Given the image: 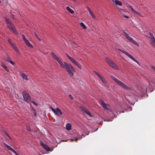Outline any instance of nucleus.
I'll return each mask as SVG.
<instances>
[{
  "label": "nucleus",
  "mask_w": 155,
  "mask_h": 155,
  "mask_svg": "<svg viewBox=\"0 0 155 155\" xmlns=\"http://www.w3.org/2000/svg\"><path fill=\"white\" fill-rule=\"evenodd\" d=\"M129 41L133 43L135 45L137 46H139L138 43L136 41H135L134 39H128Z\"/></svg>",
  "instance_id": "412c9836"
},
{
  "label": "nucleus",
  "mask_w": 155,
  "mask_h": 155,
  "mask_svg": "<svg viewBox=\"0 0 155 155\" xmlns=\"http://www.w3.org/2000/svg\"><path fill=\"white\" fill-rule=\"evenodd\" d=\"M5 20L10 30L14 34H17V32L15 29V27L12 22L7 18H5Z\"/></svg>",
  "instance_id": "f03ea898"
},
{
  "label": "nucleus",
  "mask_w": 155,
  "mask_h": 155,
  "mask_svg": "<svg viewBox=\"0 0 155 155\" xmlns=\"http://www.w3.org/2000/svg\"><path fill=\"white\" fill-rule=\"evenodd\" d=\"M112 0L113 3L114 2V1H115V0Z\"/></svg>",
  "instance_id": "09e8293b"
},
{
  "label": "nucleus",
  "mask_w": 155,
  "mask_h": 155,
  "mask_svg": "<svg viewBox=\"0 0 155 155\" xmlns=\"http://www.w3.org/2000/svg\"><path fill=\"white\" fill-rule=\"evenodd\" d=\"M114 3L116 6H117V5L121 6L122 4V2L120 1L117 0H115Z\"/></svg>",
  "instance_id": "a211bd4d"
},
{
  "label": "nucleus",
  "mask_w": 155,
  "mask_h": 155,
  "mask_svg": "<svg viewBox=\"0 0 155 155\" xmlns=\"http://www.w3.org/2000/svg\"><path fill=\"white\" fill-rule=\"evenodd\" d=\"M8 62H9L11 64H12L14 65L15 64V63L12 61L10 60V61H9Z\"/></svg>",
  "instance_id": "c9c22d12"
},
{
  "label": "nucleus",
  "mask_w": 155,
  "mask_h": 155,
  "mask_svg": "<svg viewBox=\"0 0 155 155\" xmlns=\"http://www.w3.org/2000/svg\"><path fill=\"white\" fill-rule=\"evenodd\" d=\"M69 140H72V141L74 140L73 139H70Z\"/></svg>",
  "instance_id": "49530a36"
},
{
  "label": "nucleus",
  "mask_w": 155,
  "mask_h": 155,
  "mask_svg": "<svg viewBox=\"0 0 155 155\" xmlns=\"http://www.w3.org/2000/svg\"><path fill=\"white\" fill-rule=\"evenodd\" d=\"M86 8L87 9V11H88L89 12H90V11H91L88 7H86Z\"/></svg>",
  "instance_id": "e433bc0d"
},
{
  "label": "nucleus",
  "mask_w": 155,
  "mask_h": 155,
  "mask_svg": "<svg viewBox=\"0 0 155 155\" xmlns=\"http://www.w3.org/2000/svg\"><path fill=\"white\" fill-rule=\"evenodd\" d=\"M100 79L104 84H107V81L104 77H102Z\"/></svg>",
  "instance_id": "cd10ccee"
},
{
  "label": "nucleus",
  "mask_w": 155,
  "mask_h": 155,
  "mask_svg": "<svg viewBox=\"0 0 155 155\" xmlns=\"http://www.w3.org/2000/svg\"><path fill=\"white\" fill-rule=\"evenodd\" d=\"M150 45L153 47H155V39H152L150 42Z\"/></svg>",
  "instance_id": "b1692460"
},
{
  "label": "nucleus",
  "mask_w": 155,
  "mask_h": 155,
  "mask_svg": "<svg viewBox=\"0 0 155 155\" xmlns=\"http://www.w3.org/2000/svg\"><path fill=\"white\" fill-rule=\"evenodd\" d=\"M112 0L113 3L114 2V1H115V0Z\"/></svg>",
  "instance_id": "8fccbe9b"
},
{
  "label": "nucleus",
  "mask_w": 155,
  "mask_h": 155,
  "mask_svg": "<svg viewBox=\"0 0 155 155\" xmlns=\"http://www.w3.org/2000/svg\"><path fill=\"white\" fill-rule=\"evenodd\" d=\"M147 87V85H143L141 87V88L140 87V89H137V91L139 95H142L146 92Z\"/></svg>",
  "instance_id": "423d86ee"
},
{
  "label": "nucleus",
  "mask_w": 155,
  "mask_h": 155,
  "mask_svg": "<svg viewBox=\"0 0 155 155\" xmlns=\"http://www.w3.org/2000/svg\"><path fill=\"white\" fill-rule=\"evenodd\" d=\"M55 114L58 116H60L62 114V112L59 108L57 107L56 112Z\"/></svg>",
  "instance_id": "f3484780"
},
{
  "label": "nucleus",
  "mask_w": 155,
  "mask_h": 155,
  "mask_svg": "<svg viewBox=\"0 0 155 155\" xmlns=\"http://www.w3.org/2000/svg\"><path fill=\"white\" fill-rule=\"evenodd\" d=\"M27 129L29 131H31V129L29 127H27Z\"/></svg>",
  "instance_id": "ea45409f"
},
{
  "label": "nucleus",
  "mask_w": 155,
  "mask_h": 155,
  "mask_svg": "<svg viewBox=\"0 0 155 155\" xmlns=\"http://www.w3.org/2000/svg\"><path fill=\"white\" fill-rule=\"evenodd\" d=\"M78 139V138H75V140L77 141Z\"/></svg>",
  "instance_id": "a18cd8bd"
},
{
  "label": "nucleus",
  "mask_w": 155,
  "mask_h": 155,
  "mask_svg": "<svg viewBox=\"0 0 155 155\" xmlns=\"http://www.w3.org/2000/svg\"><path fill=\"white\" fill-rule=\"evenodd\" d=\"M69 97L71 100H73L74 97L72 96L71 94H69L68 95Z\"/></svg>",
  "instance_id": "473e14b6"
},
{
  "label": "nucleus",
  "mask_w": 155,
  "mask_h": 155,
  "mask_svg": "<svg viewBox=\"0 0 155 155\" xmlns=\"http://www.w3.org/2000/svg\"><path fill=\"white\" fill-rule=\"evenodd\" d=\"M112 78L115 82H116L117 83L118 85L119 86H121V87H123V88H124V89L127 90H130V88L129 87H128L126 84H125L124 83H122V82L117 79L115 78L112 77Z\"/></svg>",
  "instance_id": "20e7f679"
},
{
  "label": "nucleus",
  "mask_w": 155,
  "mask_h": 155,
  "mask_svg": "<svg viewBox=\"0 0 155 155\" xmlns=\"http://www.w3.org/2000/svg\"><path fill=\"white\" fill-rule=\"evenodd\" d=\"M151 68L152 70H154L155 71V66H151Z\"/></svg>",
  "instance_id": "4c0bfd02"
},
{
  "label": "nucleus",
  "mask_w": 155,
  "mask_h": 155,
  "mask_svg": "<svg viewBox=\"0 0 155 155\" xmlns=\"http://www.w3.org/2000/svg\"><path fill=\"white\" fill-rule=\"evenodd\" d=\"M120 51L121 52H122L124 53L125 54H126L127 56L128 57L130 58L132 60L135 62H136L138 64V62L132 57V56L127 52H126L124 50L119 49L118 50Z\"/></svg>",
  "instance_id": "6e6552de"
},
{
  "label": "nucleus",
  "mask_w": 155,
  "mask_h": 155,
  "mask_svg": "<svg viewBox=\"0 0 155 155\" xmlns=\"http://www.w3.org/2000/svg\"><path fill=\"white\" fill-rule=\"evenodd\" d=\"M151 85V84H150V83H149V85Z\"/></svg>",
  "instance_id": "603ef678"
},
{
  "label": "nucleus",
  "mask_w": 155,
  "mask_h": 155,
  "mask_svg": "<svg viewBox=\"0 0 155 155\" xmlns=\"http://www.w3.org/2000/svg\"><path fill=\"white\" fill-rule=\"evenodd\" d=\"M1 64L2 66L3 67V68L5 70H6L7 71H9L8 69L3 63H2Z\"/></svg>",
  "instance_id": "a878e982"
},
{
  "label": "nucleus",
  "mask_w": 155,
  "mask_h": 155,
  "mask_svg": "<svg viewBox=\"0 0 155 155\" xmlns=\"http://www.w3.org/2000/svg\"><path fill=\"white\" fill-rule=\"evenodd\" d=\"M112 0L113 3L114 2V1H115V0Z\"/></svg>",
  "instance_id": "3c124183"
},
{
  "label": "nucleus",
  "mask_w": 155,
  "mask_h": 155,
  "mask_svg": "<svg viewBox=\"0 0 155 155\" xmlns=\"http://www.w3.org/2000/svg\"><path fill=\"white\" fill-rule=\"evenodd\" d=\"M20 74L23 79L25 80V81H27L28 80V78L27 75L22 71H21L20 72Z\"/></svg>",
  "instance_id": "2eb2a0df"
},
{
  "label": "nucleus",
  "mask_w": 155,
  "mask_h": 155,
  "mask_svg": "<svg viewBox=\"0 0 155 155\" xmlns=\"http://www.w3.org/2000/svg\"><path fill=\"white\" fill-rule=\"evenodd\" d=\"M123 34L125 36L127 39H132L130 37L129 35L127 34L126 32L125 31H123Z\"/></svg>",
  "instance_id": "4be33fe9"
},
{
  "label": "nucleus",
  "mask_w": 155,
  "mask_h": 155,
  "mask_svg": "<svg viewBox=\"0 0 155 155\" xmlns=\"http://www.w3.org/2000/svg\"><path fill=\"white\" fill-rule=\"evenodd\" d=\"M51 55L52 56V58L55 59L56 61H57L58 59L59 58L53 52H52L51 53Z\"/></svg>",
  "instance_id": "6ab92c4d"
},
{
  "label": "nucleus",
  "mask_w": 155,
  "mask_h": 155,
  "mask_svg": "<svg viewBox=\"0 0 155 155\" xmlns=\"http://www.w3.org/2000/svg\"><path fill=\"white\" fill-rule=\"evenodd\" d=\"M81 110L84 112L89 115L90 116L92 117V115L91 113L84 106H81Z\"/></svg>",
  "instance_id": "9b49d317"
},
{
  "label": "nucleus",
  "mask_w": 155,
  "mask_h": 155,
  "mask_svg": "<svg viewBox=\"0 0 155 155\" xmlns=\"http://www.w3.org/2000/svg\"><path fill=\"white\" fill-rule=\"evenodd\" d=\"M59 64L62 68H66V70L68 73L70 77H72L73 76V72L75 71V69L71 64H68L66 62H64V64L61 61Z\"/></svg>",
  "instance_id": "f257e3e1"
},
{
  "label": "nucleus",
  "mask_w": 155,
  "mask_h": 155,
  "mask_svg": "<svg viewBox=\"0 0 155 155\" xmlns=\"http://www.w3.org/2000/svg\"><path fill=\"white\" fill-rule=\"evenodd\" d=\"M4 134L7 136L8 138H9L11 139H12V138L10 137L9 135L6 132H5Z\"/></svg>",
  "instance_id": "2f4dec72"
},
{
  "label": "nucleus",
  "mask_w": 155,
  "mask_h": 155,
  "mask_svg": "<svg viewBox=\"0 0 155 155\" xmlns=\"http://www.w3.org/2000/svg\"><path fill=\"white\" fill-rule=\"evenodd\" d=\"M51 110L54 113V114H55L56 112V110H55L54 109V108H52L51 107Z\"/></svg>",
  "instance_id": "72a5a7b5"
},
{
  "label": "nucleus",
  "mask_w": 155,
  "mask_h": 155,
  "mask_svg": "<svg viewBox=\"0 0 155 155\" xmlns=\"http://www.w3.org/2000/svg\"><path fill=\"white\" fill-rule=\"evenodd\" d=\"M118 10L120 12V14L122 15L125 18H129V16L126 15L124 13L126 12L124 11L123 9H121V8H120L118 9Z\"/></svg>",
  "instance_id": "dca6fc26"
},
{
  "label": "nucleus",
  "mask_w": 155,
  "mask_h": 155,
  "mask_svg": "<svg viewBox=\"0 0 155 155\" xmlns=\"http://www.w3.org/2000/svg\"><path fill=\"white\" fill-rule=\"evenodd\" d=\"M31 103L33 104L34 105L37 106L38 105V104H37V103L34 101H31Z\"/></svg>",
  "instance_id": "f704fd0d"
},
{
  "label": "nucleus",
  "mask_w": 155,
  "mask_h": 155,
  "mask_svg": "<svg viewBox=\"0 0 155 155\" xmlns=\"http://www.w3.org/2000/svg\"><path fill=\"white\" fill-rule=\"evenodd\" d=\"M100 103L102 105L104 109L108 110L109 108V105L106 104L103 100H100L99 101Z\"/></svg>",
  "instance_id": "9d476101"
},
{
  "label": "nucleus",
  "mask_w": 155,
  "mask_h": 155,
  "mask_svg": "<svg viewBox=\"0 0 155 155\" xmlns=\"http://www.w3.org/2000/svg\"><path fill=\"white\" fill-rule=\"evenodd\" d=\"M22 37H23V39H26L24 35H22Z\"/></svg>",
  "instance_id": "79ce46f5"
},
{
  "label": "nucleus",
  "mask_w": 155,
  "mask_h": 155,
  "mask_svg": "<svg viewBox=\"0 0 155 155\" xmlns=\"http://www.w3.org/2000/svg\"><path fill=\"white\" fill-rule=\"evenodd\" d=\"M9 43L12 45V48L14 49L16 53L18 54H20L18 49L15 46V44L11 41V39H8Z\"/></svg>",
  "instance_id": "1a4fd4ad"
},
{
  "label": "nucleus",
  "mask_w": 155,
  "mask_h": 155,
  "mask_svg": "<svg viewBox=\"0 0 155 155\" xmlns=\"http://www.w3.org/2000/svg\"><path fill=\"white\" fill-rule=\"evenodd\" d=\"M41 145L47 151H49L50 149L49 147L46 144H44L42 142L40 141Z\"/></svg>",
  "instance_id": "ddd939ff"
},
{
  "label": "nucleus",
  "mask_w": 155,
  "mask_h": 155,
  "mask_svg": "<svg viewBox=\"0 0 155 155\" xmlns=\"http://www.w3.org/2000/svg\"><path fill=\"white\" fill-rule=\"evenodd\" d=\"M81 25L83 27V28L85 29L87 28L86 27L83 22H81L80 23Z\"/></svg>",
  "instance_id": "c756f323"
},
{
  "label": "nucleus",
  "mask_w": 155,
  "mask_h": 155,
  "mask_svg": "<svg viewBox=\"0 0 155 155\" xmlns=\"http://www.w3.org/2000/svg\"><path fill=\"white\" fill-rule=\"evenodd\" d=\"M152 83H153L154 84H155V81H153L152 82Z\"/></svg>",
  "instance_id": "c03bdc74"
},
{
  "label": "nucleus",
  "mask_w": 155,
  "mask_h": 155,
  "mask_svg": "<svg viewBox=\"0 0 155 155\" xmlns=\"http://www.w3.org/2000/svg\"><path fill=\"white\" fill-rule=\"evenodd\" d=\"M71 125L70 124H68L66 126V129L67 130H69L71 129Z\"/></svg>",
  "instance_id": "393cba45"
},
{
  "label": "nucleus",
  "mask_w": 155,
  "mask_h": 155,
  "mask_svg": "<svg viewBox=\"0 0 155 155\" xmlns=\"http://www.w3.org/2000/svg\"><path fill=\"white\" fill-rule=\"evenodd\" d=\"M66 9L71 14H73L74 13V11L69 7L67 6L66 8Z\"/></svg>",
  "instance_id": "bb28decb"
},
{
  "label": "nucleus",
  "mask_w": 155,
  "mask_h": 155,
  "mask_svg": "<svg viewBox=\"0 0 155 155\" xmlns=\"http://www.w3.org/2000/svg\"><path fill=\"white\" fill-rule=\"evenodd\" d=\"M147 34L150 39H155L152 34L150 32H148L147 33Z\"/></svg>",
  "instance_id": "5701e85b"
},
{
  "label": "nucleus",
  "mask_w": 155,
  "mask_h": 155,
  "mask_svg": "<svg viewBox=\"0 0 155 155\" xmlns=\"http://www.w3.org/2000/svg\"><path fill=\"white\" fill-rule=\"evenodd\" d=\"M89 14L92 18H95V15H94L93 13L91 11H90V12H89Z\"/></svg>",
  "instance_id": "7c9ffc66"
},
{
  "label": "nucleus",
  "mask_w": 155,
  "mask_h": 155,
  "mask_svg": "<svg viewBox=\"0 0 155 155\" xmlns=\"http://www.w3.org/2000/svg\"><path fill=\"white\" fill-rule=\"evenodd\" d=\"M99 77V78L100 79L102 77V76H101V75L99 74L98 75H97Z\"/></svg>",
  "instance_id": "a19ab883"
},
{
  "label": "nucleus",
  "mask_w": 155,
  "mask_h": 155,
  "mask_svg": "<svg viewBox=\"0 0 155 155\" xmlns=\"http://www.w3.org/2000/svg\"><path fill=\"white\" fill-rule=\"evenodd\" d=\"M22 94L24 101L27 103H29L31 101V97L29 93L26 91H23Z\"/></svg>",
  "instance_id": "7ed1b4c3"
},
{
  "label": "nucleus",
  "mask_w": 155,
  "mask_h": 155,
  "mask_svg": "<svg viewBox=\"0 0 155 155\" xmlns=\"http://www.w3.org/2000/svg\"><path fill=\"white\" fill-rule=\"evenodd\" d=\"M25 42L26 44L29 47L32 48L33 47V45L30 43L28 39H24Z\"/></svg>",
  "instance_id": "aec40b11"
},
{
  "label": "nucleus",
  "mask_w": 155,
  "mask_h": 155,
  "mask_svg": "<svg viewBox=\"0 0 155 155\" xmlns=\"http://www.w3.org/2000/svg\"><path fill=\"white\" fill-rule=\"evenodd\" d=\"M4 60L8 62L10 60V57L7 55L4 58Z\"/></svg>",
  "instance_id": "c85d7f7f"
},
{
  "label": "nucleus",
  "mask_w": 155,
  "mask_h": 155,
  "mask_svg": "<svg viewBox=\"0 0 155 155\" xmlns=\"http://www.w3.org/2000/svg\"><path fill=\"white\" fill-rule=\"evenodd\" d=\"M34 115L36 116V112H35L34 113Z\"/></svg>",
  "instance_id": "37998d69"
},
{
  "label": "nucleus",
  "mask_w": 155,
  "mask_h": 155,
  "mask_svg": "<svg viewBox=\"0 0 155 155\" xmlns=\"http://www.w3.org/2000/svg\"><path fill=\"white\" fill-rule=\"evenodd\" d=\"M67 57L75 65L80 69H81V65L77 61L75 60L73 58L71 57L68 54H67Z\"/></svg>",
  "instance_id": "0eeeda50"
},
{
  "label": "nucleus",
  "mask_w": 155,
  "mask_h": 155,
  "mask_svg": "<svg viewBox=\"0 0 155 155\" xmlns=\"http://www.w3.org/2000/svg\"><path fill=\"white\" fill-rule=\"evenodd\" d=\"M4 145L8 149L11 150L13 153L15 154L16 155H18V154L17 152L12 148L10 146L6 144L5 143H3Z\"/></svg>",
  "instance_id": "f8f14e48"
},
{
  "label": "nucleus",
  "mask_w": 155,
  "mask_h": 155,
  "mask_svg": "<svg viewBox=\"0 0 155 155\" xmlns=\"http://www.w3.org/2000/svg\"><path fill=\"white\" fill-rule=\"evenodd\" d=\"M56 61H58L59 64V63H60V62L61 61V60L59 58H58V59Z\"/></svg>",
  "instance_id": "58836bf2"
},
{
  "label": "nucleus",
  "mask_w": 155,
  "mask_h": 155,
  "mask_svg": "<svg viewBox=\"0 0 155 155\" xmlns=\"http://www.w3.org/2000/svg\"><path fill=\"white\" fill-rule=\"evenodd\" d=\"M96 74H97V75H98L99 74H98V73H97V72H96Z\"/></svg>",
  "instance_id": "de8ad7c7"
},
{
  "label": "nucleus",
  "mask_w": 155,
  "mask_h": 155,
  "mask_svg": "<svg viewBox=\"0 0 155 155\" xmlns=\"http://www.w3.org/2000/svg\"><path fill=\"white\" fill-rule=\"evenodd\" d=\"M105 61L109 65L115 69L118 70V67L117 65L112 60L107 58H105Z\"/></svg>",
  "instance_id": "39448f33"
},
{
  "label": "nucleus",
  "mask_w": 155,
  "mask_h": 155,
  "mask_svg": "<svg viewBox=\"0 0 155 155\" xmlns=\"http://www.w3.org/2000/svg\"><path fill=\"white\" fill-rule=\"evenodd\" d=\"M127 7H129L131 9V11L133 12L135 14L137 15H138L143 17L141 15V13L140 12H137V11H135L133 8L130 5H128L127 6Z\"/></svg>",
  "instance_id": "4468645a"
}]
</instances>
